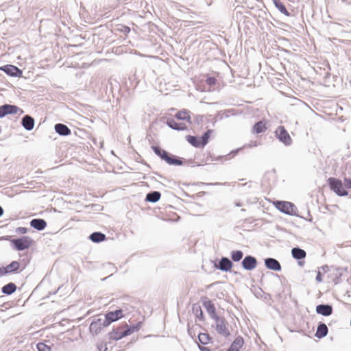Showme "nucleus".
Segmentation results:
<instances>
[{"instance_id": "f257e3e1", "label": "nucleus", "mask_w": 351, "mask_h": 351, "mask_svg": "<svg viewBox=\"0 0 351 351\" xmlns=\"http://www.w3.org/2000/svg\"><path fill=\"white\" fill-rule=\"evenodd\" d=\"M328 182L330 189L338 195L346 196L348 195L346 186H343L342 182L340 180L336 179L335 178H330L328 180Z\"/></svg>"}, {"instance_id": "f03ea898", "label": "nucleus", "mask_w": 351, "mask_h": 351, "mask_svg": "<svg viewBox=\"0 0 351 351\" xmlns=\"http://www.w3.org/2000/svg\"><path fill=\"white\" fill-rule=\"evenodd\" d=\"M152 148L156 155L165 160L169 165H180L182 164L181 160L171 158L166 151L161 149L159 147L152 146Z\"/></svg>"}, {"instance_id": "7ed1b4c3", "label": "nucleus", "mask_w": 351, "mask_h": 351, "mask_svg": "<svg viewBox=\"0 0 351 351\" xmlns=\"http://www.w3.org/2000/svg\"><path fill=\"white\" fill-rule=\"evenodd\" d=\"M214 320L215 322V330L217 333L225 337L230 336V333L228 330L227 322L220 317H216Z\"/></svg>"}, {"instance_id": "20e7f679", "label": "nucleus", "mask_w": 351, "mask_h": 351, "mask_svg": "<svg viewBox=\"0 0 351 351\" xmlns=\"http://www.w3.org/2000/svg\"><path fill=\"white\" fill-rule=\"evenodd\" d=\"M275 134L278 139L285 145H290L291 144V138L283 126H279L276 129Z\"/></svg>"}, {"instance_id": "39448f33", "label": "nucleus", "mask_w": 351, "mask_h": 351, "mask_svg": "<svg viewBox=\"0 0 351 351\" xmlns=\"http://www.w3.org/2000/svg\"><path fill=\"white\" fill-rule=\"evenodd\" d=\"M32 243V240L28 237H22L21 238L12 240V243L15 248L19 251L27 249Z\"/></svg>"}, {"instance_id": "423d86ee", "label": "nucleus", "mask_w": 351, "mask_h": 351, "mask_svg": "<svg viewBox=\"0 0 351 351\" xmlns=\"http://www.w3.org/2000/svg\"><path fill=\"white\" fill-rule=\"evenodd\" d=\"M276 208L287 215H293L295 213V206L291 202H277Z\"/></svg>"}, {"instance_id": "0eeeda50", "label": "nucleus", "mask_w": 351, "mask_h": 351, "mask_svg": "<svg viewBox=\"0 0 351 351\" xmlns=\"http://www.w3.org/2000/svg\"><path fill=\"white\" fill-rule=\"evenodd\" d=\"M0 70L3 71L6 74L12 77H20L22 75V71L17 66L7 64L0 68Z\"/></svg>"}, {"instance_id": "6e6552de", "label": "nucleus", "mask_w": 351, "mask_h": 351, "mask_svg": "<svg viewBox=\"0 0 351 351\" xmlns=\"http://www.w3.org/2000/svg\"><path fill=\"white\" fill-rule=\"evenodd\" d=\"M19 110L16 106L4 104L0 106V118L5 117L7 114H16Z\"/></svg>"}, {"instance_id": "1a4fd4ad", "label": "nucleus", "mask_w": 351, "mask_h": 351, "mask_svg": "<svg viewBox=\"0 0 351 351\" xmlns=\"http://www.w3.org/2000/svg\"><path fill=\"white\" fill-rule=\"evenodd\" d=\"M242 266L246 270H252L257 265L256 258L252 256H247L242 261Z\"/></svg>"}, {"instance_id": "9d476101", "label": "nucleus", "mask_w": 351, "mask_h": 351, "mask_svg": "<svg viewBox=\"0 0 351 351\" xmlns=\"http://www.w3.org/2000/svg\"><path fill=\"white\" fill-rule=\"evenodd\" d=\"M265 266L271 270L274 271H280L281 265L280 263L275 258H267L265 259Z\"/></svg>"}, {"instance_id": "9b49d317", "label": "nucleus", "mask_w": 351, "mask_h": 351, "mask_svg": "<svg viewBox=\"0 0 351 351\" xmlns=\"http://www.w3.org/2000/svg\"><path fill=\"white\" fill-rule=\"evenodd\" d=\"M316 312L324 316H329L332 313V307L329 304H319L316 306Z\"/></svg>"}, {"instance_id": "f8f14e48", "label": "nucleus", "mask_w": 351, "mask_h": 351, "mask_svg": "<svg viewBox=\"0 0 351 351\" xmlns=\"http://www.w3.org/2000/svg\"><path fill=\"white\" fill-rule=\"evenodd\" d=\"M232 265L233 264L229 258L226 257H222L219 262V265L217 266V268H219L221 271H228L231 269Z\"/></svg>"}, {"instance_id": "ddd939ff", "label": "nucleus", "mask_w": 351, "mask_h": 351, "mask_svg": "<svg viewBox=\"0 0 351 351\" xmlns=\"http://www.w3.org/2000/svg\"><path fill=\"white\" fill-rule=\"evenodd\" d=\"M203 305L205 307V308L206 309L207 313H208V315H210V317L212 319H215L216 317H219L218 315H217V314L215 313V305L210 300H206L204 301Z\"/></svg>"}, {"instance_id": "4468645a", "label": "nucleus", "mask_w": 351, "mask_h": 351, "mask_svg": "<svg viewBox=\"0 0 351 351\" xmlns=\"http://www.w3.org/2000/svg\"><path fill=\"white\" fill-rule=\"evenodd\" d=\"M21 125L26 130L30 131L34 127V119L29 115H25L21 119Z\"/></svg>"}, {"instance_id": "2eb2a0df", "label": "nucleus", "mask_w": 351, "mask_h": 351, "mask_svg": "<svg viewBox=\"0 0 351 351\" xmlns=\"http://www.w3.org/2000/svg\"><path fill=\"white\" fill-rule=\"evenodd\" d=\"M30 225L38 230H43L47 226V222L43 219H33L30 221Z\"/></svg>"}, {"instance_id": "dca6fc26", "label": "nucleus", "mask_w": 351, "mask_h": 351, "mask_svg": "<svg viewBox=\"0 0 351 351\" xmlns=\"http://www.w3.org/2000/svg\"><path fill=\"white\" fill-rule=\"evenodd\" d=\"M55 131L62 136H67L71 134L70 129L64 124L57 123L54 127Z\"/></svg>"}, {"instance_id": "f3484780", "label": "nucleus", "mask_w": 351, "mask_h": 351, "mask_svg": "<svg viewBox=\"0 0 351 351\" xmlns=\"http://www.w3.org/2000/svg\"><path fill=\"white\" fill-rule=\"evenodd\" d=\"M167 124L168 126L176 130H183L186 129V125L182 123H177L173 119H168L167 121Z\"/></svg>"}, {"instance_id": "a211bd4d", "label": "nucleus", "mask_w": 351, "mask_h": 351, "mask_svg": "<svg viewBox=\"0 0 351 351\" xmlns=\"http://www.w3.org/2000/svg\"><path fill=\"white\" fill-rule=\"evenodd\" d=\"M292 256L297 260H301L306 257V252L300 247H293L291 250Z\"/></svg>"}, {"instance_id": "6ab92c4d", "label": "nucleus", "mask_w": 351, "mask_h": 351, "mask_svg": "<svg viewBox=\"0 0 351 351\" xmlns=\"http://www.w3.org/2000/svg\"><path fill=\"white\" fill-rule=\"evenodd\" d=\"M123 317V311L122 310H117L115 311H111L106 314V318H108L110 322H115L118 320L119 318Z\"/></svg>"}, {"instance_id": "aec40b11", "label": "nucleus", "mask_w": 351, "mask_h": 351, "mask_svg": "<svg viewBox=\"0 0 351 351\" xmlns=\"http://www.w3.org/2000/svg\"><path fill=\"white\" fill-rule=\"evenodd\" d=\"M328 334V328L325 324L321 323L318 325L315 336L318 338H323Z\"/></svg>"}, {"instance_id": "412c9836", "label": "nucleus", "mask_w": 351, "mask_h": 351, "mask_svg": "<svg viewBox=\"0 0 351 351\" xmlns=\"http://www.w3.org/2000/svg\"><path fill=\"white\" fill-rule=\"evenodd\" d=\"M243 345V339L242 337H237L234 339V341L231 344L230 348L228 351H239V349Z\"/></svg>"}, {"instance_id": "4be33fe9", "label": "nucleus", "mask_w": 351, "mask_h": 351, "mask_svg": "<svg viewBox=\"0 0 351 351\" xmlns=\"http://www.w3.org/2000/svg\"><path fill=\"white\" fill-rule=\"evenodd\" d=\"M89 328L92 333L98 334L102 328L101 326V319L99 318L95 321L92 322Z\"/></svg>"}, {"instance_id": "5701e85b", "label": "nucleus", "mask_w": 351, "mask_h": 351, "mask_svg": "<svg viewBox=\"0 0 351 351\" xmlns=\"http://www.w3.org/2000/svg\"><path fill=\"white\" fill-rule=\"evenodd\" d=\"M267 130L266 124L263 121H260L255 123L253 127V133L260 134L265 132Z\"/></svg>"}, {"instance_id": "b1692460", "label": "nucleus", "mask_w": 351, "mask_h": 351, "mask_svg": "<svg viewBox=\"0 0 351 351\" xmlns=\"http://www.w3.org/2000/svg\"><path fill=\"white\" fill-rule=\"evenodd\" d=\"M160 193L158 191H152L147 194L146 195V201L155 203L158 202L160 198Z\"/></svg>"}, {"instance_id": "393cba45", "label": "nucleus", "mask_w": 351, "mask_h": 351, "mask_svg": "<svg viewBox=\"0 0 351 351\" xmlns=\"http://www.w3.org/2000/svg\"><path fill=\"white\" fill-rule=\"evenodd\" d=\"M89 238L94 243H99L105 240L106 235L99 232H95L90 235Z\"/></svg>"}, {"instance_id": "a878e982", "label": "nucleus", "mask_w": 351, "mask_h": 351, "mask_svg": "<svg viewBox=\"0 0 351 351\" xmlns=\"http://www.w3.org/2000/svg\"><path fill=\"white\" fill-rule=\"evenodd\" d=\"M16 289V286L15 284L12 282H10L5 286H3L1 289L2 293L6 295H10L13 293Z\"/></svg>"}, {"instance_id": "bb28decb", "label": "nucleus", "mask_w": 351, "mask_h": 351, "mask_svg": "<svg viewBox=\"0 0 351 351\" xmlns=\"http://www.w3.org/2000/svg\"><path fill=\"white\" fill-rule=\"evenodd\" d=\"M123 331H121V328H119L117 330H114L112 332H110L109 337L110 339L119 340L123 337H125V335H123Z\"/></svg>"}, {"instance_id": "cd10ccee", "label": "nucleus", "mask_w": 351, "mask_h": 351, "mask_svg": "<svg viewBox=\"0 0 351 351\" xmlns=\"http://www.w3.org/2000/svg\"><path fill=\"white\" fill-rule=\"evenodd\" d=\"M175 117L179 120H186L189 123L191 122V117L189 115V111L186 110L180 111L178 113H176V114L175 115Z\"/></svg>"}, {"instance_id": "c85d7f7f", "label": "nucleus", "mask_w": 351, "mask_h": 351, "mask_svg": "<svg viewBox=\"0 0 351 351\" xmlns=\"http://www.w3.org/2000/svg\"><path fill=\"white\" fill-rule=\"evenodd\" d=\"M141 322H138L136 325L135 326H128V325H125V327L127 328L126 330H123V335H125L128 336V335H130L131 334H132L133 332H136V331H138L141 327Z\"/></svg>"}, {"instance_id": "c756f323", "label": "nucleus", "mask_w": 351, "mask_h": 351, "mask_svg": "<svg viewBox=\"0 0 351 351\" xmlns=\"http://www.w3.org/2000/svg\"><path fill=\"white\" fill-rule=\"evenodd\" d=\"M20 267V264L18 261H12L10 264L8 265L5 267L8 273H12L16 271Z\"/></svg>"}, {"instance_id": "7c9ffc66", "label": "nucleus", "mask_w": 351, "mask_h": 351, "mask_svg": "<svg viewBox=\"0 0 351 351\" xmlns=\"http://www.w3.org/2000/svg\"><path fill=\"white\" fill-rule=\"evenodd\" d=\"M243 253L241 250H234L231 252V258L234 262H238L242 259Z\"/></svg>"}, {"instance_id": "2f4dec72", "label": "nucleus", "mask_w": 351, "mask_h": 351, "mask_svg": "<svg viewBox=\"0 0 351 351\" xmlns=\"http://www.w3.org/2000/svg\"><path fill=\"white\" fill-rule=\"evenodd\" d=\"M53 345H49L46 343L40 342L37 344L38 351H52Z\"/></svg>"}, {"instance_id": "473e14b6", "label": "nucleus", "mask_w": 351, "mask_h": 351, "mask_svg": "<svg viewBox=\"0 0 351 351\" xmlns=\"http://www.w3.org/2000/svg\"><path fill=\"white\" fill-rule=\"evenodd\" d=\"M198 339L202 344L206 345L209 343L210 338L207 333H200L198 336Z\"/></svg>"}, {"instance_id": "72a5a7b5", "label": "nucleus", "mask_w": 351, "mask_h": 351, "mask_svg": "<svg viewBox=\"0 0 351 351\" xmlns=\"http://www.w3.org/2000/svg\"><path fill=\"white\" fill-rule=\"evenodd\" d=\"M276 7L278 9V10L285 14L289 15V13L285 8V6L279 1V0H274Z\"/></svg>"}, {"instance_id": "f704fd0d", "label": "nucleus", "mask_w": 351, "mask_h": 351, "mask_svg": "<svg viewBox=\"0 0 351 351\" xmlns=\"http://www.w3.org/2000/svg\"><path fill=\"white\" fill-rule=\"evenodd\" d=\"M193 312L195 314L196 317L199 318L200 320L203 319V312L201 309V307L199 305L194 304L193 306Z\"/></svg>"}, {"instance_id": "c9c22d12", "label": "nucleus", "mask_w": 351, "mask_h": 351, "mask_svg": "<svg viewBox=\"0 0 351 351\" xmlns=\"http://www.w3.org/2000/svg\"><path fill=\"white\" fill-rule=\"evenodd\" d=\"M187 141L194 147H198L201 146V142H199L196 137L193 136H187Z\"/></svg>"}, {"instance_id": "e433bc0d", "label": "nucleus", "mask_w": 351, "mask_h": 351, "mask_svg": "<svg viewBox=\"0 0 351 351\" xmlns=\"http://www.w3.org/2000/svg\"><path fill=\"white\" fill-rule=\"evenodd\" d=\"M212 131L210 130H208L207 132H206L202 136V142H201V146L202 147H204L205 146L207 143H208V138L210 137V133Z\"/></svg>"}, {"instance_id": "4c0bfd02", "label": "nucleus", "mask_w": 351, "mask_h": 351, "mask_svg": "<svg viewBox=\"0 0 351 351\" xmlns=\"http://www.w3.org/2000/svg\"><path fill=\"white\" fill-rule=\"evenodd\" d=\"M111 322H110V320L108 318H106V315L104 319H101V328L106 327V326H109Z\"/></svg>"}, {"instance_id": "58836bf2", "label": "nucleus", "mask_w": 351, "mask_h": 351, "mask_svg": "<svg viewBox=\"0 0 351 351\" xmlns=\"http://www.w3.org/2000/svg\"><path fill=\"white\" fill-rule=\"evenodd\" d=\"M206 82L209 86L215 85L216 83V79L213 77H209L206 79Z\"/></svg>"}, {"instance_id": "ea45409f", "label": "nucleus", "mask_w": 351, "mask_h": 351, "mask_svg": "<svg viewBox=\"0 0 351 351\" xmlns=\"http://www.w3.org/2000/svg\"><path fill=\"white\" fill-rule=\"evenodd\" d=\"M344 185L346 188L351 189V178H344Z\"/></svg>"}, {"instance_id": "a19ab883", "label": "nucleus", "mask_w": 351, "mask_h": 351, "mask_svg": "<svg viewBox=\"0 0 351 351\" xmlns=\"http://www.w3.org/2000/svg\"><path fill=\"white\" fill-rule=\"evenodd\" d=\"M28 229L25 227H19L16 229V232L19 234H25L27 232Z\"/></svg>"}, {"instance_id": "79ce46f5", "label": "nucleus", "mask_w": 351, "mask_h": 351, "mask_svg": "<svg viewBox=\"0 0 351 351\" xmlns=\"http://www.w3.org/2000/svg\"><path fill=\"white\" fill-rule=\"evenodd\" d=\"M7 274H8V273L7 271V269H6L5 267H3L0 268V276H5Z\"/></svg>"}, {"instance_id": "37998d69", "label": "nucleus", "mask_w": 351, "mask_h": 351, "mask_svg": "<svg viewBox=\"0 0 351 351\" xmlns=\"http://www.w3.org/2000/svg\"><path fill=\"white\" fill-rule=\"evenodd\" d=\"M97 349L99 351H106L107 347L106 345L101 343L97 346Z\"/></svg>"}, {"instance_id": "c03bdc74", "label": "nucleus", "mask_w": 351, "mask_h": 351, "mask_svg": "<svg viewBox=\"0 0 351 351\" xmlns=\"http://www.w3.org/2000/svg\"><path fill=\"white\" fill-rule=\"evenodd\" d=\"M316 280L318 282H321L322 280V274H321V272L319 271H317V276H316Z\"/></svg>"}, {"instance_id": "a18cd8bd", "label": "nucleus", "mask_w": 351, "mask_h": 351, "mask_svg": "<svg viewBox=\"0 0 351 351\" xmlns=\"http://www.w3.org/2000/svg\"><path fill=\"white\" fill-rule=\"evenodd\" d=\"M199 348L201 351H211L208 347L199 345Z\"/></svg>"}, {"instance_id": "49530a36", "label": "nucleus", "mask_w": 351, "mask_h": 351, "mask_svg": "<svg viewBox=\"0 0 351 351\" xmlns=\"http://www.w3.org/2000/svg\"><path fill=\"white\" fill-rule=\"evenodd\" d=\"M3 210L2 208V207L0 206V217L3 215Z\"/></svg>"}, {"instance_id": "de8ad7c7", "label": "nucleus", "mask_w": 351, "mask_h": 351, "mask_svg": "<svg viewBox=\"0 0 351 351\" xmlns=\"http://www.w3.org/2000/svg\"><path fill=\"white\" fill-rule=\"evenodd\" d=\"M328 266L322 267V269L326 271V269H328Z\"/></svg>"}, {"instance_id": "09e8293b", "label": "nucleus", "mask_w": 351, "mask_h": 351, "mask_svg": "<svg viewBox=\"0 0 351 351\" xmlns=\"http://www.w3.org/2000/svg\"><path fill=\"white\" fill-rule=\"evenodd\" d=\"M299 264H300V265H302V262H299Z\"/></svg>"}]
</instances>
